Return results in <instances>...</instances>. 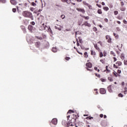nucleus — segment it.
<instances>
[{
    "label": "nucleus",
    "instance_id": "44",
    "mask_svg": "<svg viewBox=\"0 0 127 127\" xmlns=\"http://www.w3.org/2000/svg\"><path fill=\"white\" fill-rule=\"evenodd\" d=\"M123 23L124 24H127V21L126 19L123 20Z\"/></svg>",
    "mask_w": 127,
    "mask_h": 127
},
{
    "label": "nucleus",
    "instance_id": "3",
    "mask_svg": "<svg viewBox=\"0 0 127 127\" xmlns=\"http://www.w3.org/2000/svg\"><path fill=\"white\" fill-rule=\"evenodd\" d=\"M122 65V63L120 61H117L116 63V64H113V67L116 68V69L119 68V67Z\"/></svg>",
    "mask_w": 127,
    "mask_h": 127
},
{
    "label": "nucleus",
    "instance_id": "49",
    "mask_svg": "<svg viewBox=\"0 0 127 127\" xmlns=\"http://www.w3.org/2000/svg\"><path fill=\"white\" fill-rule=\"evenodd\" d=\"M117 73H118V74H121L122 73V70L120 69H118Z\"/></svg>",
    "mask_w": 127,
    "mask_h": 127
},
{
    "label": "nucleus",
    "instance_id": "4",
    "mask_svg": "<svg viewBox=\"0 0 127 127\" xmlns=\"http://www.w3.org/2000/svg\"><path fill=\"white\" fill-rule=\"evenodd\" d=\"M114 89V85H110L108 87V90L110 93L113 92V89Z\"/></svg>",
    "mask_w": 127,
    "mask_h": 127
},
{
    "label": "nucleus",
    "instance_id": "14",
    "mask_svg": "<svg viewBox=\"0 0 127 127\" xmlns=\"http://www.w3.org/2000/svg\"><path fill=\"white\" fill-rule=\"evenodd\" d=\"M112 74L114 77H118V76H120V75L118 74V73L116 71L113 72Z\"/></svg>",
    "mask_w": 127,
    "mask_h": 127
},
{
    "label": "nucleus",
    "instance_id": "42",
    "mask_svg": "<svg viewBox=\"0 0 127 127\" xmlns=\"http://www.w3.org/2000/svg\"><path fill=\"white\" fill-rule=\"evenodd\" d=\"M111 55H113V56L116 57V54H115L113 51L111 52Z\"/></svg>",
    "mask_w": 127,
    "mask_h": 127
},
{
    "label": "nucleus",
    "instance_id": "47",
    "mask_svg": "<svg viewBox=\"0 0 127 127\" xmlns=\"http://www.w3.org/2000/svg\"><path fill=\"white\" fill-rule=\"evenodd\" d=\"M31 5H33V6H35V5H36V3H35L34 2H32L31 3Z\"/></svg>",
    "mask_w": 127,
    "mask_h": 127
},
{
    "label": "nucleus",
    "instance_id": "56",
    "mask_svg": "<svg viewBox=\"0 0 127 127\" xmlns=\"http://www.w3.org/2000/svg\"><path fill=\"white\" fill-rule=\"evenodd\" d=\"M121 5L122 6H124V5H125V4H124V3L123 1H121Z\"/></svg>",
    "mask_w": 127,
    "mask_h": 127
},
{
    "label": "nucleus",
    "instance_id": "16",
    "mask_svg": "<svg viewBox=\"0 0 127 127\" xmlns=\"http://www.w3.org/2000/svg\"><path fill=\"white\" fill-rule=\"evenodd\" d=\"M10 2L11 4H13L14 5H15V4H16V1L15 0H10Z\"/></svg>",
    "mask_w": 127,
    "mask_h": 127
},
{
    "label": "nucleus",
    "instance_id": "13",
    "mask_svg": "<svg viewBox=\"0 0 127 127\" xmlns=\"http://www.w3.org/2000/svg\"><path fill=\"white\" fill-rule=\"evenodd\" d=\"M83 25H85V26H88V27H91V24L88 23V22L87 21L84 22Z\"/></svg>",
    "mask_w": 127,
    "mask_h": 127
},
{
    "label": "nucleus",
    "instance_id": "2",
    "mask_svg": "<svg viewBox=\"0 0 127 127\" xmlns=\"http://www.w3.org/2000/svg\"><path fill=\"white\" fill-rule=\"evenodd\" d=\"M22 15L24 16V17H27L28 18H30L31 20H33L34 19L33 17V15H32V13L28 11H24L22 13Z\"/></svg>",
    "mask_w": 127,
    "mask_h": 127
},
{
    "label": "nucleus",
    "instance_id": "54",
    "mask_svg": "<svg viewBox=\"0 0 127 127\" xmlns=\"http://www.w3.org/2000/svg\"><path fill=\"white\" fill-rule=\"evenodd\" d=\"M61 17H62L63 19H64V18H65V15L63 14L61 16Z\"/></svg>",
    "mask_w": 127,
    "mask_h": 127
},
{
    "label": "nucleus",
    "instance_id": "64",
    "mask_svg": "<svg viewBox=\"0 0 127 127\" xmlns=\"http://www.w3.org/2000/svg\"><path fill=\"white\" fill-rule=\"evenodd\" d=\"M78 42H79V43H82V39H79Z\"/></svg>",
    "mask_w": 127,
    "mask_h": 127
},
{
    "label": "nucleus",
    "instance_id": "1",
    "mask_svg": "<svg viewBox=\"0 0 127 127\" xmlns=\"http://www.w3.org/2000/svg\"><path fill=\"white\" fill-rule=\"evenodd\" d=\"M80 117L78 114L74 113L71 116V120H69L66 124V127L76 126V120Z\"/></svg>",
    "mask_w": 127,
    "mask_h": 127
},
{
    "label": "nucleus",
    "instance_id": "8",
    "mask_svg": "<svg viewBox=\"0 0 127 127\" xmlns=\"http://www.w3.org/2000/svg\"><path fill=\"white\" fill-rule=\"evenodd\" d=\"M58 122V120L56 118L53 119L52 120V123H53V125H57Z\"/></svg>",
    "mask_w": 127,
    "mask_h": 127
},
{
    "label": "nucleus",
    "instance_id": "27",
    "mask_svg": "<svg viewBox=\"0 0 127 127\" xmlns=\"http://www.w3.org/2000/svg\"><path fill=\"white\" fill-rule=\"evenodd\" d=\"M91 55H96V52H94L93 51H91Z\"/></svg>",
    "mask_w": 127,
    "mask_h": 127
},
{
    "label": "nucleus",
    "instance_id": "34",
    "mask_svg": "<svg viewBox=\"0 0 127 127\" xmlns=\"http://www.w3.org/2000/svg\"><path fill=\"white\" fill-rule=\"evenodd\" d=\"M100 62H101L102 63V64H105V60H103V59L100 60Z\"/></svg>",
    "mask_w": 127,
    "mask_h": 127
},
{
    "label": "nucleus",
    "instance_id": "50",
    "mask_svg": "<svg viewBox=\"0 0 127 127\" xmlns=\"http://www.w3.org/2000/svg\"><path fill=\"white\" fill-rule=\"evenodd\" d=\"M97 43L98 44H100L101 45V46H103V44H102V42L99 41Z\"/></svg>",
    "mask_w": 127,
    "mask_h": 127
},
{
    "label": "nucleus",
    "instance_id": "55",
    "mask_svg": "<svg viewBox=\"0 0 127 127\" xmlns=\"http://www.w3.org/2000/svg\"><path fill=\"white\" fill-rule=\"evenodd\" d=\"M76 41H77V46H80V44L79 43V42H78V39H76Z\"/></svg>",
    "mask_w": 127,
    "mask_h": 127
},
{
    "label": "nucleus",
    "instance_id": "61",
    "mask_svg": "<svg viewBox=\"0 0 127 127\" xmlns=\"http://www.w3.org/2000/svg\"><path fill=\"white\" fill-rule=\"evenodd\" d=\"M117 30L118 31H121V29L120 28V27H117Z\"/></svg>",
    "mask_w": 127,
    "mask_h": 127
},
{
    "label": "nucleus",
    "instance_id": "38",
    "mask_svg": "<svg viewBox=\"0 0 127 127\" xmlns=\"http://www.w3.org/2000/svg\"><path fill=\"white\" fill-rule=\"evenodd\" d=\"M124 94L126 95V94H127V87H126L125 88V90H124Z\"/></svg>",
    "mask_w": 127,
    "mask_h": 127
},
{
    "label": "nucleus",
    "instance_id": "48",
    "mask_svg": "<svg viewBox=\"0 0 127 127\" xmlns=\"http://www.w3.org/2000/svg\"><path fill=\"white\" fill-rule=\"evenodd\" d=\"M105 22H109V19L108 18H106L104 19Z\"/></svg>",
    "mask_w": 127,
    "mask_h": 127
},
{
    "label": "nucleus",
    "instance_id": "20",
    "mask_svg": "<svg viewBox=\"0 0 127 127\" xmlns=\"http://www.w3.org/2000/svg\"><path fill=\"white\" fill-rule=\"evenodd\" d=\"M97 13H98V14H102L103 11H102V9H99L97 10Z\"/></svg>",
    "mask_w": 127,
    "mask_h": 127
},
{
    "label": "nucleus",
    "instance_id": "25",
    "mask_svg": "<svg viewBox=\"0 0 127 127\" xmlns=\"http://www.w3.org/2000/svg\"><path fill=\"white\" fill-rule=\"evenodd\" d=\"M104 10H105V11H108L109 10V8L108 7H103Z\"/></svg>",
    "mask_w": 127,
    "mask_h": 127
},
{
    "label": "nucleus",
    "instance_id": "22",
    "mask_svg": "<svg viewBox=\"0 0 127 127\" xmlns=\"http://www.w3.org/2000/svg\"><path fill=\"white\" fill-rule=\"evenodd\" d=\"M108 79L110 82H113V81H114V79H113V78L111 77H108Z\"/></svg>",
    "mask_w": 127,
    "mask_h": 127
},
{
    "label": "nucleus",
    "instance_id": "57",
    "mask_svg": "<svg viewBox=\"0 0 127 127\" xmlns=\"http://www.w3.org/2000/svg\"><path fill=\"white\" fill-rule=\"evenodd\" d=\"M107 55V53H106V52H103V56L105 57H106Z\"/></svg>",
    "mask_w": 127,
    "mask_h": 127
},
{
    "label": "nucleus",
    "instance_id": "62",
    "mask_svg": "<svg viewBox=\"0 0 127 127\" xmlns=\"http://www.w3.org/2000/svg\"><path fill=\"white\" fill-rule=\"evenodd\" d=\"M49 31H50L51 33H52V30H51V28H50L48 29Z\"/></svg>",
    "mask_w": 127,
    "mask_h": 127
},
{
    "label": "nucleus",
    "instance_id": "26",
    "mask_svg": "<svg viewBox=\"0 0 127 127\" xmlns=\"http://www.w3.org/2000/svg\"><path fill=\"white\" fill-rule=\"evenodd\" d=\"M113 34H114V36H115V38H116V39L119 38V35H117V34L114 33Z\"/></svg>",
    "mask_w": 127,
    "mask_h": 127
},
{
    "label": "nucleus",
    "instance_id": "58",
    "mask_svg": "<svg viewBox=\"0 0 127 127\" xmlns=\"http://www.w3.org/2000/svg\"><path fill=\"white\" fill-rule=\"evenodd\" d=\"M97 6H98V7H100L101 8L102 7V5H100L99 4H96Z\"/></svg>",
    "mask_w": 127,
    "mask_h": 127
},
{
    "label": "nucleus",
    "instance_id": "63",
    "mask_svg": "<svg viewBox=\"0 0 127 127\" xmlns=\"http://www.w3.org/2000/svg\"><path fill=\"white\" fill-rule=\"evenodd\" d=\"M113 59H114V62H116V61H117V59L116 58V57H114Z\"/></svg>",
    "mask_w": 127,
    "mask_h": 127
},
{
    "label": "nucleus",
    "instance_id": "43",
    "mask_svg": "<svg viewBox=\"0 0 127 127\" xmlns=\"http://www.w3.org/2000/svg\"><path fill=\"white\" fill-rule=\"evenodd\" d=\"M118 96L121 97V98H123V97H124V95L122 94V93H120L119 95H118Z\"/></svg>",
    "mask_w": 127,
    "mask_h": 127
},
{
    "label": "nucleus",
    "instance_id": "32",
    "mask_svg": "<svg viewBox=\"0 0 127 127\" xmlns=\"http://www.w3.org/2000/svg\"><path fill=\"white\" fill-rule=\"evenodd\" d=\"M93 31H95V32L98 31V29H97V27H94L93 28Z\"/></svg>",
    "mask_w": 127,
    "mask_h": 127
},
{
    "label": "nucleus",
    "instance_id": "35",
    "mask_svg": "<svg viewBox=\"0 0 127 127\" xmlns=\"http://www.w3.org/2000/svg\"><path fill=\"white\" fill-rule=\"evenodd\" d=\"M103 56H104L103 53L100 52V53H99V57L100 58H102V57H103Z\"/></svg>",
    "mask_w": 127,
    "mask_h": 127
},
{
    "label": "nucleus",
    "instance_id": "24",
    "mask_svg": "<svg viewBox=\"0 0 127 127\" xmlns=\"http://www.w3.org/2000/svg\"><path fill=\"white\" fill-rule=\"evenodd\" d=\"M82 17H83V18H84L86 20H88V19H89V18H90V17H89V16H82Z\"/></svg>",
    "mask_w": 127,
    "mask_h": 127
},
{
    "label": "nucleus",
    "instance_id": "5",
    "mask_svg": "<svg viewBox=\"0 0 127 127\" xmlns=\"http://www.w3.org/2000/svg\"><path fill=\"white\" fill-rule=\"evenodd\" d=\"M100 93L102 95H104L107 93V91L105 88H100Z\"/></svg>",
    "mask_w": 127,
    "mask_h": 127
},
{
    "label": "nucleus",
    "instance_id": "29",
    "mask_svg": "<svg viewBox=\"0 0 127 127\" xmlns=\"http://www.w3.org/2000/svg\"><path fill=\"white\" fill-rule=\"evenodd\" d=\"M83 4H84V5H86V6H88V5H89V3H86V2L85 1H83Z\"/></svg>",
    "mask_w": 127,
    "mask_h": 127
},
{
    "label": "nucleus",
    "instance_id": "7",
    "mask_svg": "<svg viewBox=\"0 0 127 127\" xmlns=\"http://www.w3.org/2000/svg\"><path fill=\"white\" fill-rule=\"evenodd\" d=\"M46 28V25L44 24V23H43L42 25L40 26V30H45Z\"/></svg>",
    "mask_w": 127,
    "mask_h": 127
},
{
    "label": "nucleus",
    "instance_id": "45",
    "mask_svg": "<svg viewBox=\"0 0 127 127\" xmlns=\"http://www.w3.org/2000/svg\"><path fill=\"white\" fill-rule=\"evenodd\" d=\"M30 24L32 25H35V22L34 21H32L30 22Z\"/></svg>",
    "mask_w": 127,
    "mask_h": 127
},
{
    "label": "nucleus",
    "instance_id": "18",
    "mask_svg": "<svg viewBox=\"0 0 127 127\" xmlns=\"http://www.w3.org/2000/svg\"><path fill=\"white\" fill-rule=\"evenodd\" d=\"M62 124L63 126H64L65 127H67V125H66V124L67 125L66 121H65V120L63 121Z\"/></svg>",
    "mask_w": 127,
    "mask_h": 127
},
{
    "label": "nucleus",
    "instance_id": "36",
    "mask_svg": "<svg viewBox=\"0 0 127 127\" xmlns=\"http://www.w3.org/2000/svg\"><path fill=\"white\" fill-rule=\"evenodd\" d=\"M94 70H95L96 71H97V72H100V69H98V67H96L95 66L94 67Z\"/></svg>",
    "mask_w": 127,
    "mask_h": 127
},
{
    "label": "nucleus",
    "instance_id": "21",
    "mask_svg": "<svg viewBox=\"0 0 127 127\" xmlns=\"http://www.w3.org/2000/svg\"><path fill=\"white\" fill-rule=\"evenodd\" d=\"M108 65H106V70H105V71H106V73H110V72H111V70H110V69H108Z\"/></svg>",
    "mask_w": 127,
    "mask_h": 127
},
{
    "label": "nucleus",
    "instance_id": "11",
    "mask_svg": "<svg viewBox=\"0 0 127 127\" xmlns=\"http://www.w3.org/2000/svg\"><path fill=\"white\" fill-rule=\"evenodd\" d=\"M35 45L37 48H39L40 47V45H41V43L40 42H37L35 43Z\"/></svg>",
    "mask_w": 127,
    "mask_h": 127
},
{
    "label": "nucleus",
    "instance_id": "23",
    "mask_svg": "<svg viewBox=\"0 0 127 127\" xmlns=\"http://www.w3.org/2000/svg\"><path fill=\"white\" fill-rule=\"evenodd\" d=\"M52 51L53 52H57V48H52Z\"/></svg>",
    "mask_w": 127,
    "mask_h": 127
},
{
    "label": "nucleus",
    "instance_id": "60",
    "mask_svg": "<svg viewBox=\"0 0 127 127\" xmlns=\"http://www.w3.org/2000/svg\"><path fill=\"white\" fill-rule=\"evenodd\" d=\"M124 64L125 65H127V61L124 60Z\"/></svg>",
    "mask_w": 127,
    "mask_h": 127
},
{
    "label": "nucleus",
    "instance_id": "31",
    "mask_svg": "<svg viewBox=\"0 0 127 127\" xmlns=\"http://www.w3.org/2000/svg\"><path fill=\"white\" fill-rule=\"evenodd\" d=\"M107 40V42H108V43H111V42H112V38H109Z\"/></svg>",
    "mask_w": 127,
    "mask_h": 127
},
{
    "label": "nucleus",
    "instance_id": "28",
    "mask_svg": "<svg viewBox=\"0 0 127 127\" xmlns=\"http://www.w3.org/2000/svg\"><path fill=\"white\" fill-rule=\"evenodd\" d=\"M65 2L68 3V4H70L71 3V0H66Z\"/></svg>",
    "mask_w": 127,
    "mask_h": 127
},
{
    "label": "nucleus",
    "instance_id": "41",
    "mask_svg": "<svg viewBox=\"0 0 127 127\" xmlns=\"http://www.w3.org/2000/svg\"><path fill=\"white\" fill-rule=\"evenodd\" d=\"M89 9H93V7H92V5L88 4L87 6Z\"/></svg>",
    "mask_w": 127,
    "mask_h": 127
},
{
    "label": "nucleus",
    "instance_id": "37",
    "mask_svg": "<svg viewBox=\"0 0 127 127\" xmlns=\"http://www.w3.org/2000/svg\"><path fill=\"white\" fill-rule=\"evenodd\" d=\"M86 69L87 71H90V72H92V71H93V69H89V68L88 67H86Z\"/></svg>",
    "mask_w": 127,
    "mask_h": 127
},
{
    "label": "nucleus",
    "instance_id": "19",
    "mask_svg": "<svg viewBox=\"0 0 127 127\" xmlns=\"http://www.w3.org/2000/svg\"><path fill=\"white\" fill-rule=\"evenodd\" d=\"M84 58H88V52H85L84 53Z\"/></svg>",
    "mask_w": 127,
    "mask_h": 127
},
{
    "label": "nucleus",
    "instance_id": "17",
    "mask_svg": "<svg viewBox=\"0 0 127 127\" xmlns=\"http://www.w3.org/2000/svg\"><path fill=\"white\" fill-rule=\"evenodd\" d=\"M76 112V111H74V110H69L68 112H67V115H68V114H74Z\"/></svg>",
    "mask_w": 127,
    "mask_h": 127
},
{
    "label": "nucleus",
    "instance_id": "30",
    "mask_svg": "<svg viewBox=\"0 0 127 127\" xmlns=\"http://www.w3.org/2000/svg\"><path fill=\"white\" fill-rule=\"evenodd\" d=\"M36 38L37 39H39V40H42V37L39 36H36Z\"/></svg>",
    "mask_w": 127,
    "mask_h": 127
},
{
    "label": "nucleus",
    "instance_id": "39",
    "mask_svg": "<svg viewBox=\"0 0 127 127\" xmlns=\"http://www.w3.org/2000/svg\"><path fill=\"white\" fill-rule=\"evenodd\" d=\"M92 119H94V118L91 117V116L86 118V120H92Z\"/></svg>",
    "mask_w": 127,
    "mask_h": 127
},
{
    "label": "nucleus",
    "instance_id": "46",
    "mask_svg": "<svg viewBox=\"0 0 127 127\" xmlns=\"http://www.w3.org/2000/svg\"><path fill=\"white\" fill-rule=\"evenodd\" d=\"M0 2L2 3H5V0H0Z\"/></svg>",
    "mask_w": 127,
    "mask_h": 127
},
{
    "label": "nucleus",
    "instance_id": "15",
    "mask_svg": "<svg viewBox=\"0 0 127 127\" xmlns=\"http://www.w3.org/2000/svg\"><path fill=\"white\" fill-rule=\"evenodd\" d=\"M56 29H58V30H61V26L59 25H56L55 26Z\"/></svg>",
    "mask_w": 127,
    "mask_h": 127
},
{
    "label": "nucleus",
    "instance_id": "33",
    "mask_svg": "<svg viewBox=\"0 0 127 127\" xmlns=\"http://www.w3.org/2000/svg\"><path fill=\"white\" fill-rule=\"evenodd\" d=\"M114 14L115 15H117L119 14V11H114Z\"/></svg>",
    "mask_w": 127,
    "mask_h": 127
},
{
    "label": "nucleus",
    "instance_id": "40",
    "mask_svg": "<svg viewBox=\"0 0 127 127\" xmlns=\"http://www.w3.org/2000/svg\"><path fill=\"white\" fill-rule=\"evenodd\" d=\"M100 80H101V82H106V79H105V78H101Z\"/></svg>",
    "mask_w": 127,
    "mask_h": 127
},
{
    "label": "nucleus",
    "instance_id": "52",
    "mask_svg": "<svg viewBox=\"0 0 127 127\" xmlns=\"http://www.w3.org/2000/svg\"><path fill=\"white\" fill-rule=\"evenodd\" d=\"M65 60L68 61V60H70V57H66L65 58Z\"/></svg>",
    "mask_w": 127,
    "mask_h": 127
},
{
    "label": "nucleus",
    "instance_id": "10",
    "mask_svg": "<svg viewBox=\"0 0 127 127\" xmlns=\"http://www.w3.org/2000/svg\"><path fill=\"white\" fill-rule=\"evenodd\" d=\"M76 10H78V11H80V12H82V13H85V9L83 8H77Z\"/></svg>",
    "mask_w": 127,
    "mask_h": 127
},
{
    "label": "nucleus",
    "instance_id": "59",
    "mask_svg": "<svg viewBox=\"0 0 127 127\" xmlns=\"http://www.w3.org/2000/svg\"><path fill=\"white\" fill-rule=\"evenodd\" d=\"M13 12H15L16 11V8H14L12 9Z\"/></svg>",
    "mask_w": 127,
    "mask_h": 127
},
{
    "label": "nucleus",
    "instance_id": "53",
    "mask_svg": "<svg viewBox=\"0 0 127 127\" xmlns=\"http://www.w3.org/2000/svg\"><path fill=\"white\" fill-rule=\"evenodd\" d=\"M35 8L33 7H30V10H31V11H34Z\"/></svg>",
    "mask_w": 127,
    "mask_h": 127
},
{
    "label": "nucleus",
    "instance_id": "9",
    "mask_svg": "<svg viewBox=\"0 0 127 127\" xmlns=\"http://www.w3.org/2000/svg\"><path fill=\"white\" fill-rule=\"evenodd\" d=\"M94 48H95V49H96V50H98V51L99 52H100L101 51V49H100V47H99V46H98V44H94Z\"/></svg>",
    "mask_w": 127,
    "mask_h": 127
},
{
    "label": "nucleus",
    "instance_id": "51",
    "mask_svg": "<svg viewBox=\"0 0 127 127\" xmlns=\"http://www.w3.org/2000/svg\"><path fill=\"white\" fill-rule=\"evenodd\" d=\"M111 37H110V36H109V35H106V39H107V40L109 39V38H110Z\"/></svg>",
    "mask_w": 127,
    "mask_h": 127
},
{
    "label": "nucleus",
    "instance_id": "12",
    "mask_svg": "<svg viewBox=\"0 0 127 127\" xmlns=\"http://www.w3.org/2000/svg\"><path fill=\"white\" fill-rule=\"evenodd\" d=\"M28 29L31 32H32V29H33V26L31 25H29L28 27Z\"/></svg>",
    "mask_w": 127,
    "mask_h": 127
},
{
    "label": "nucleus",
    "instance_id": "6",
    "mask_svg": "<svg viewBox=\"0 0 127 127\" xmlns=\"http://www.w3.org/2000/svg\"><path fill=\"white\" fill-rule=\"evenodd\" d=\"M86 68H92L93 67V64L91 63H87L86 64Z\"/></svg>",
    "mask_w": 127,
    "mask_h": 127
}]
</instances>
